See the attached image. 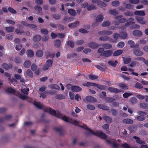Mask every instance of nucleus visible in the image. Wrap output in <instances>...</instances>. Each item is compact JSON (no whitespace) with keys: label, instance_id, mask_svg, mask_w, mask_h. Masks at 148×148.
I'll use <instances>...</instances> for the list:
<instances>
[{"label":"nucleus","instance_id":"nucleus-1","mask_svg":"<svg viewBox=\"0 0 148 148\" xmlns=\"http://www.w3.org/2000/svg\"><path fill=\"white\" fill-rule=\"evenodd\" d=\"M45 112H47L50 114L56 116L62 119L64 121L70 123L71 118H69L65 116H63L59 111H56L51 108H46L45 109Z\"/></svg>","mask_w":148,"mask_h":148},{"label":"nucleus","instance_id":"nucleus-2","mask_svg":"<svg viewBox=\"0 0 148 148\" xmlns=\"http://www.w3.org/2000/svg\"><path fill=\"white\" fill-rule=\"evenodd\" d=\"M85 128L88 130L89 133L93 134L94 135L96 136H99L101 138L103 139H105L106 138L107 136L106 134L103 132H102L101 131L98 130L95 132H94L92 130L88 128L87 126H85Z\"/></svg>","mask_w":148,"mask_h":148},{"label":"nucleus","instance_id":"nucleus-3","mask_svg":"<svg viewBox=\"0 0 148 148\" xmlns=\"http://www.w3.org/2000/svg\"><path fill=\"white\" fill-rule=\"evenodd\" d=\"M53 62L51 60H47L42 67V69L44 71L48 70L49 68L52 65Z\"/></svg>","mask_w":148,"mask_h":148},{"label":"nucleus","instance_id":"nucleus-4","mask_svg":"<svg viewBox=\"0 0 148 148\" xmlns=\"http://www.w3.org/2000/svg\"><path fill=\"white\" fill-rule=\"evenodd\" d=\"M138 114L140 116H137L136 118L137 120L140 121H142L145 120V117L144 116L147 114V113L143 111H139L138 112Z\"/></svg>","mask_w":148,"mask_h":148},{"label":"nucleus","instance_id":"nucleus-5","mask_svg":"<svg viewBox=\"0 0 148 148\" xmlns=\"http://www.w3.org/2000/svg\"><path fill=\"white\" fill-rule=\"evenodd\" d=\"M112 51L110 50H107L103 51L100 56L105 57H108L111 56L112 54Z\"/></svg>","mask_w":148,"mask_h":148},{"label":"nucleus","instance_id":"nucleus-6","mask_svg":"<svg viewBox=\"0 0 148 148\" xmlns=\"http://www.w3.org/2000/svg\"><path fill=\"white\" fill-rule=\"evenodd\" d=\"M12 118V116L11 115H6L3 118L0 117V122L10 121L11 120Z\"/></svg>","mask_w":148,"mask_h":148},{"label":"nucleus","instance_id":"nucleus-7","mask_svg":"<svg viewBox=\"0 0 148 148\" xmlns=\"http://www.w3.org/2000/svg\"><path fill=\"white\" fill-rule=\"evenodd\" d=\"M85 102L86 101L90 102H94L97 101L93 97L90 96H88L86 97V99H84Z\"/></svg>","mask_w":148,"mask_h":148},{"label":"nucleus","instance_id":"nucleus-8","mask_svg":"<svg viewBox=\"0 0 148 148\" xmlns=\"http://www.w3.org/2000/svg\"><path fill=\"white\" fill-rule=\"evenodd\" d=\"M134 19L132 18H130L127 20V22L125 23V25L126 26H128L131 25L133 24H134L135 22L134 21Z\"/></svg>","mask_w":148,"mask_h":148},{"label":"nucleus","instance_id":"nucleus-9","mask_svg":"<svg viewBox=\"0 0 148 148\" xmlns=\"http://www.w3.org/2000/svg\"><path fill=\"white\" fill-rule=\"evenodd\" d=\"M74 18L73 17H68L66 16H64L63 21L64 23H68L73 21L74 20Z\"/></svg>","mask_w":148,"mask_h":148},{"label":"nucleus","instance_id":"nucleus-10","mask_svg":"<svg viewBox=\"0 0 148 148\" xmlns=\"http://www.w3.org/2000/svg\"><path fill=\"white\" fill-rule=\"evenodd\" d=\"M99 44L96 43L95 42H91L88 44V46L92 49H96L99 47Z\"/></svg>","mask_w":148,"mask_h":148},{"label":"nucleus","instance_id":"nucleus-11","mask_svg":"<svg viewBox=\"0 0 148 148\" xmlns=\"http://www.w3.org/2000/svg\"><path fill=\"white\" fill-rule=\"evenodd\" d=\"M133 138L136 140V142L140 145H144L145 144V142L141 140L140 138L138 137L134 136Z\"/></svg>","mask_w":148,"mask_h":148},{"label":"nucleus","instance_id":"nucleus-12","mask_svg":"<svg viewBox=\"0 0 148 148\" xmlns=\"http://www.w3.org/2000/svg\"><path fill=\"white\" fill-rule=\"evenodd\" d=\"M54 129L56 132L59 133L61 135H64L65 133V132L61 127H56Z\"/></svg>","mask_w":148,"mask_h":148},{"label":"nucleus","instance_id":"nucleus-13","mask_svg":"<svg viewBox=\"0 0 148 148\" xmlns=\"http://www.w3.org/2000/svg\"><path fill=\"white\" fill-rule=\"evenodd\" d=\"M133 53L135 55L137 56H141L143 54L142 51L137 49H136L133 51Z\"/></svg>","mask_w":148,"mask_h":148},{"label":"nucleus","instance_id":"nucleus-14","mask_svg":"<svg viewBox=\"0 0 148 148\" xmlns=\"http://www.w3.org/2000/svg\"><path fill=\"white\" fill-rule=\"evenodd\" d=\"M79 24V22L78 21H76L73 23H69L68 25V26L71 28H74L77 27Z\"/></svg>","mask_w":148,"mask_h":148},{"label":"nucleus","instance_id":"nucleus-15","mask_svg":"<svg viewBox=\"0 0 148 148\" xmlns=\"http://www.w3.org/2000/svg\"><path fill=\"white\" fill-rule=\"evenodd\" d=\"M136 19L139 23L141 24L144 25L145 23V22L143 20V18L142 17L136 16Z\"/></svg>","mask_w":148,"mask_h":148},{"label":"nucleus","instance_id":"nucleus-16","mask_svg":"<svg viewBox=\"0 0 148 148\" xmlns=\"http://www.w3.org/2000/svg\"><path fill=\"white\" fill-rule=\"evenodd\" d=\"M26 54L29 58H32L34 56V52L31 49L27 50L26 51Z\"/></svg>","mask_w":148,"mask_h":148},{"label":"nucleus","instance_id":"nucleus-17","mask_svg":"<svg viewBox=\"0 0 148 148\" xmlns=\"http://www.w3.org/2000/svg\"><path fill=\"white\" fill-rule=\"evenodd\" d=\"M108 90L111 92L114 93H118L120 92L119 90L115 88L109 87L108 88Z\"/></svg>","mask_w":148,"mask_h":148},{"label":"nucleus","instance_id":"nucleus-18","mask_svg":"<svg viewBox=\"0 0 148 148\" xmlns=\"http://www.w3.org/2000/svg\"><path fill=\"white\" fill-rule=\"evenodd\" d=\"M103 18V16L102 15H97L95 18V21L99 23H101Z\"/></svg>","mask_w":148,"mask_h":148},{"label":"nucleus","instance_id":"nucleus-19","mask_svg":"<svg viewBox=\"0 0 148 148\" xmlns=\"http://www.w3.org/2000/svg\"><path fill=\"white\" fill-rule=\"evenodd\" d=\"M103 119L106 121V122L110 124L112 122V119L111 118L108 116H103Z\"/></svg>","mask_w":148,"mask_h":148},{"label":"nucleus","instance_id":"nucleus-20","mask_svg":"<svg viewBox=\"0 0 148 148\" xmlns=\"http://www.w3.org/2000/svg\"><path fill=\"white\" fill-rule=\"evenodd\" d=\"M133 34L134 36L139 37L142 36V33L139 30H136L133 32Z\"/></svg>","mask_w":148,"mask_h":148},{"label":"nucleus","instance_id":"nucleus-21","mask_svg":"<svg viewBox=\"0 0 148 148\" xmlns=\"http://www.w3.org/2000/svg\"><path fill=\"white\" fill-rule=\"evenodd\" d=\"M134 14L136 15L141 16H144L145 15V12L143 11H136L134 12Z\"/></svg>","mask_w":148,"mask_h":148},{"label":"nucleus","instance_id":"nucleus-22","mask_svg":"<svg viewBox=\"0 0 148 148\" xmlns=\"http://www.w3.org/2000/svg\"><path fill=\"white\" fill-rule=\"evenodd\" d=\"M2 67L6 70H9L12 67V65L11 64H8L6 63H4L2 64Z\"/></svg>","mask_w":148,"mask_h":148},{"label":"nucleus","instance_id":"nucleus-23","mask_svg":"<svg viewBox=\"0 0 148 148\" xmlns=\"http://www.w3.org/2000/svg\"><path fill=\"white\" fill-rule=\"evenodd\" d=\"M41 37L40 35H36L34 36L33 38V40L35 42H38L41 39Z\"/></svg>","mask_w":148,"mask_h":148},{"label":"nucleus","instance_id":"nucleus-24","mask_svg":"<svg viewBox=\"0 0 148 148\" xmlns=\"http://www.w3.org/2000/svg\"><path fill=\"white\" fill-rule=\"evenodd\" d=\"M108 63L110 65L114 67L116 66V64L118 63V62L117 60H115L114 61L112 60H109L108 61Z\"/></svg>","mask_w":148,"mask_h":148},{"label":"nucleus","instance_id":"nucleus-25","mask_svg":"<svg viewBox=\"0 0 148 148\" xmlns=\"http://www.w3.org/2000/svg\"><path fill=\"white\" fill-rule=\"evenodd\" d=\"M139 63L136 61L133 60L132 61L130 65V66L131 67H134L136 66H138L139 65Z\"/></svg>","mask_w":148,"mask_h":148},{"label":"nucleus","instance_id":"nucleus-26","mask_svg":"<svg viewBox=\"0 0 148 148\" xmlns=\"http://www.w3.org/2000/svg\"><path fill=\"white\" fill-rule=\"evenodd\" d=\"M123 122L125 124H131L133 123V121L129 119H126L123 120Z\"/></svg>","mask_w":148,"mask_h":148},{"label":"nucleus","instance_id":"nucleus-27","mask_svg":"<svg viewBox=\"0 0 148 148\" xmlns=\"http://www.w3.org/2000/svg\"><path fill=\"white\" fill-rule=\"evenodd\" d=\"M122 15H119L115 17L114 18L115 20L113 21V23L116 25H119L120 23L119 21V19L118 20H117V19L122 18Z\"/></svg>","mask_w":148,"mask_h":148},{"label":"nucleus","instance_id":"nucleus-28","mask_svg":"<svg viewBox=\"0 0 148 148\" xmlns=\"http://www.w3.org/2000/svg\"><path fill=\"white\" fill-rule=\"evenodd\" d=\"M98 107L99 108L104 110H109V107L108 106L102 104H99L98 105Z\"/></svg>","mask_w":148,"mask_h":148},{"label":"nucleus","instance_id":"nucleus-29","mask_svg":"<svg viewBox=\"0 0 148 148\" xmlns=\"http://www.w3.org/2000/svg\"><path fill=\"white\" fill-rule=\"evenodd\" d=\"M34 9L38 11V13L39 14V15H40L42 14V12H41L42 8L41 7L38 5H36L34 7Z\"/></svg>","mask_w":148,"mask_h":148},{"label":"nucleus","instance_id":"nucleus-30","mask_svg":"<svg viewBox=\"0 0 148 148\" xmlns=\"http://www.w3.org/2000/svg\"><path fill=\"white\" fill-rule=\"evenodd\" d=\"M106 101L108 103L112 102L115 101V99L114 97H109L106 98Z\"/></svg>","mask_w":148,"mask_h":148},{"label":"nucleus","instance_id":"nucleus-31","mask_svg":"<svg viewBox=\"0 0 148 148\" xmlns=\"http://www.w3.org/2000/svg\"><path fill=\"white\" fill-rule=\"evenodd\" d=\"M48 87H49L52 89H59L60 87L58 85L56 84H52L49 85L48 86Z\"/></svg>","mask_w":148,"mask_h":148},{"label":"nucleus","instance_id":"nucleus-32","mask_svg":"<svg viewBox=\"0 0 148 148\" xmlns=\"http://www.w3.org/2000/svg\"><path fill=\"white\" fill-rule=\"evenodd\" d=\"M82 90V88L78 86H73L72 89V91L73 92H79Z\"/></svg>","mask_w":148,"mask_h":148},{"label":"nucleus","instance_id":"nucleus-33","mask_svg":"<svg viewBox=\"0 0 148 148\" xmlns=\"http://www.w3.org/2000/svg\"><path fill=\"white\" fill-rule=\"evenodd\" d=\"M43 52L41 50H38L36 53V55L38 57H41L43 55Z\"/></svg>","mask_w":148,"mask_h":148},{"label":"nucleus","instance_id":"nucleus-34","mask_svg":"<svg viewBox=\"0 0 148 148\" xmlns=\"http://www.w3.org/2000/svg\"><path fill=\"white\" fill-rule=\"evenodd\" d=\"M123 52V51L121 50H117L114 52L113 55L114 56H118L122 54Z\"/></svg>","mask_w":148,"mask_h":148},{"label":"nucleus","instance_id":"nucleus-35","mask_svg":"<svg viewBox=\"0 0 148 148\" xmlns=\"http://www.w3.org/2000/svg\"><path fill=\"white\" fill-rule=\"evenodd\" d=\"M26 73L27 75L29 77H33V73L30 69H27L26 71Z\"/></svg>","mask_w":148,"mask_h":148},{"label":"nucleus","instance_id":"nucleus-36","mask_svg":"<svg viewBox=\"0 0 148 148\" xmlns=\"http://www.w3.org/2000/svg\"><path fill=\"white\" fill-rule=\"evenodd\" d=\"M34 104L36 107L39 108H44L43 105L40 103L35 102Z\"/></svg>","mask_w":148,"mask_h":148},{"label":"nucleus","instance_id":"nucleus-37","mask_svg":"<svg viewBox=\"0 0 148 148\" xmlns=\"http://www.w3.org/2000/svg\"><path fill=\"white\" fill-rule=\"evenodd\" d=\"M122 59L124 63L125 64H127L129 63L131 60V58L129 57L128 58H125L124 57H122Z\"/></svg>","mask_w":148,"mask_h":148},{"label":"nucleus","instance_id":"nucleus-38","mask_svg":"<svg viewBox=\"0 0 148 148\" xmlns=\"http://www.w3.org/2000/svg\"><path fill=\"white\" fill-rule=\"evenodd\" d=\"M120 35V38L121 39H126L127 38V34L125 32L121 33Z\"/></svg>","mask_w":148,"mask_h":148},{"label":"nucleus","instance_id":"nucleus-39","mask_svg":"<svg viewBox=\"0 0 148 148\" xmlns=\"http://www.w3.org/2000/svg\"><path fill=\"white\" fill-rule=\"evenodd\" d=\"M31 65V62L29 60H27L25 61L24 64L23 65L26 68H29Z\"/></svg>","mask_w":148,"mask_h":148},{"label":"nucleus","instance_id":"nucleus-40","mask_svg":"<svg viewBox=\"0 0 148 148\" xmlns=\"http://www.w3.org/2000/svg\"><path fill=\"white\" fill-rule=\"evenodd\" d=\"M102 46L106 49H110L112 47V46L111 45L107 43L102 44Z\"/></svg>","mask_w":148,"mask_h":148},{"label":"nucleus","instance_id":"nucleus-41","mask_svg":"<svg viewBox=\"0 0 148 148\" xmlns=\"http://www.w3.org/2000/svg\"><path fill=\"white\" fill-rule=\"evenodd\" d=\"M110 23L109 21H104L101 24V26L103 27H107L110 25Z\"/></svg>","mask_w":148,"mask_h":148},{"label":"nucleus","instance_id":"nucleus-42","mask_svg":"<svg viewBox=\"0 0 148 148\" xmlns=\"http://www.w3.org/2000/svg\"><path fill=\"white\" fill-rule=\"evenodd\" d=\"M97 5L101 8L105 7L107 6L106 3L100 1L97 3Z\"/></svg>","mask_w":148,"mask_h":148},{"label":"nucleus","instance_id":"nucleus-43","mask_svg":"<svg viewBox=\"0 0 148 148\" xmlns=\"http://www.w3.org/2000/svg\"><path fill=\"white\" fill-rule=\"evenodd\" d=\"M99 40L101 41H106L110 40L109 37L107 36L100 37Z\"/></svg>","mask_w":148,"mask_h":148},{"label":"nucleus","instance_id":"nucleus-44","mask_svg":"<svg viewBox=\"0 0 148 148\" xmlns=\"http://www.w3.org/2000/svg\"><path fill=\"white\" fill-rule=\"evenodd\" d=\"M67 44L68 46L71 48H74V42L71 41H68L67 42Z\"/></svg>","mask_w":148,"mask_h":148},{"label":"nucleus","instance_id":"nucleus-45","mask_svg":"<svg viewBox=\"0 0 148 148\" xmlns=\"http://www.w3.org/2000/svg\"><path fill=\"white\" fill-rule=\"evenodd\" d=\"M110 112L112 115L113 116H116L118 114L117 111L114 109H111L110 110Z\"/></svg>","mask_w":148,"mask_h":148},{"label":"nucleus","instance_id":"nucleus-46","mask_svg":"<svg viewBox=\"0 0 148 148\" xmlns=\"http://www.w3.org/2000/svg\"><path fill=\"white\" fill-rule=\"evenodd\" d=\"M109 13L110 14L114 16H116L118 14V13L116 11L114 10H110Z\"/></svg>","mask_w":148,"mask_h":148},{"label":"nucleus","instance_id":"nucleus-47","mask_svg":"<svg viewBox=\"0 0 148 148\" xmlns=\"http://www.w3.org/2000/svg\"><path fill=\"white\" fill-rule=\"evenodd\" d=\"M127 43L130 45V47L132 48L134 47L135 43L132 40H129L128 41Z\"/></svg>","mask_w":148,"mask_h":148},{"label":"nucleus","instance_id":"nucleus-48","mask_svg":"<svg viewBox=\"0 0 148 148\" xmlns=\"http://www.w3.org/2000/svg\"><path fill=\"white\" fill-rule=\"evenodd\" d=\"M114 38L116 41L120 38V35L118 33H115L113 35Z\"/></svg>","mask_w":148,"mask_h":148},{"label":"nucleus","instance_id":"nucleus-49","mask_svg":"<svg viewBox=\"0 0 148 148\" xmlns=\"http://www.w3.org/2000/svg\"><path fill=\"white\" fill-rule=\"evenodd\" d=\"M5 29L8 32H13L14 29V28L12 27H5Z\"/></svg>","mask_w":148,"mask_h":148},{"label":"nucleus","instance_id":"nucleus-50","mask_svg":"<svg viewBox=\"0 0 148 148\" xmlns=\"http://www.w3.org/2000/svg\"><path fill=\"white\" fill-rule=\"evenodd\" d=\"M68 12L71 15L74 16L76 15L75 11L73 9H69L68 10Z\"/></svg>","mask_w":148,"mask_h":148},{"label":"nucleus","instance_id":"nucleus-51","mask_svg":"<svg viewBox=\"0 0 148 148\" xmlns=\"http://www.w3.org/2000/svg\"><path fill=\"white\" fill-rule=\"evenodd\" d=\"M130 101L132 104L137 103L138 102L137 100L135 97H132L130 99Z\"/></svg>","mask_w":148,"mask_h":148},{"label":"nucleus","instance_id":"nucleus-52","mask_svg":"<svg viewBox=\"0 0 148 148\" xmlns=\"http://www.w3.org/2000/svg\"><path fill=\"white\" fill-rule=\"evenodd\" d=\"M55 98L58 99H63L65 98V96L62 94L57 95L55 96Z\"/></svg>","mask_w":148,"mask_h":148},{"label":"nucleus","instance_id":"nucleus-53","mask_svg":"<svg viewBox=\"0 0 148 148\" xmlns=\"http://www.w3.org/2000/svg\"><path fill=\"white\" fill-rule=\"evenodd\" d=\"M119 86L123 89H127L128 88V86L124 83L119 84Z\"/></svg>","mask_w":148,"mask_h":148},{"label":"nucleus","instance_id":"nucleus-54","mask_svg":"<svg viewBox=\"0 0 148 148\" xmlns=\"http://www.w3.org/2000/svg\"><path fill=\"white\" fill-rule=\"evenodd\" d=\"M14 61L16 63L19 64L21 62V59L18 57H16L14 58Z\"/></svg>","mask_w":148,"mask_h":148},{"label":"nucleus","instance_id":"nucleus-55","mask_svg":"<svg viewBox=\"0 0 148 148\" xmlns=\"http://www.w3.org/2000/svg\"><path fill=\"white\" fill-rule=\"evenodd\" d=\"M96 9V7L93 5H91L88 6L87 8V10L88 11H90L94 9Z\"/></svg>","mask_w":148,"mask_h":148},{"label":"nucleus","instance_id":"nucleus-56","mask_svg":"<svg viewBox=\"0 0 148 148\" xmlns=\"http://www.w3.org/2000/svg\"><path fill=\"white\" fill-rule=\"evenodd\" d=\"M70 123L74 124L75 125H77L79 124V122L78 121L76 120L72 119H71Z\"/></svg>","mask_w":148,"mask_h":148},{"label":"nucleus","instance_id":"nucleus-57","mask_svg":"<svg viewBox=\"0 0 148 148\" xmlns=\"http://www.w3.org/2000/svg\"><path fill=\"white\" fill-rule=\"evenodd\" d=\"M132 93L131 92H125L123 94V96L124 98H127L132 95Z\"/></svg>","mask_w":148,"mask_h":148},{"label":"nucleus","instance_id":"nucleus-58","mask_svg":"<svg viewBox=\"0 0 148 148\" xmlns=\"http://www.w3.org/2000/svg\"><path fill=\"white\" fill-rule=\"evenodd\" d=\"M107 142L108 143L111 144L114 147H116L118 146L117 145L114 141H112L111 140H107Z\"/></svg>","mask_w":148,"mask_h":148},{"label":"nucleus","instance_id":"nucleus-59","mask_svg":"<svg viewBox=\"0 0 148 148\" xmlns=\"http://www.w3.org/2000/svg\"><path fill=\"white\" fill-rule=\"evenodd\" d=\"M27 25L28 27L34 30H36L37 29L36 26L34 25L30 24H28Z\"/></svg>","mask_w":148,"mask_h":148},{"label":"nucleus","instance_id":"nucleus-60","mask_svg":"<svg viewBox=\"0 0 148 148\" xmlns=\"http://www.w3.org/2000/svg\"><path fill=\"white\" fill-rule=\"evenodd\" d=\"M135 87L136 88L139 89H142L143 88V87L142 86V85L138 82H137L135 85Z\"/></svg>","mask_w":148,"mask_h":148},{"label":"nucleus","instance_id":"nucleus-61","mask_svg":"<svg viewBox=\"0 0 148 148\" xmlns=\"http://www.w3.org/2000/svg\"><path fill=\"white\" fill-rule=\"evenodd\" d=\"M15 90L12 88H9L6 90V92L8 93H13L15 92Z\"/></svg>","mask_w":148,"mask_h":148},{"label":"nucleus","instance_id":"nucleus-62","mask_svg":"<svg viewBox=\"0 0 148 148\" xmlns=\"http://www.w3.org/2000/svg\"><path fill=\"white\" fill-rule=\"evenodd\" d=\"M125 7V8L127 9H132L134 7V6L133 5L130 3L126 4Z\"/></svg>","mask_w":148,"mask_h":148},{"label":"nucleus","instance_id":"nucleus-63","mask_svg":"<svg viewBox=\"0 0 148 148\" xmlns=\"http://www.w3.org/2000/svg\"><path fill=\"white\" fill-rule=\"evenodd\" d=\"M112 5L114 7H117L119 5V2L118 1H113L112 3Z\"/></svg>","mask_w":148,"mask_h":148},{"label":"nucleus","instance_id":"nucleus-64","mask_svg":"<svg viewBox=\"0 0 148 148\" xmlns=\"http://www.w3.org/2000/svg\"><path fill=\"white\" fill-rule=\"evenodd\" d=\"M125 44L123 42H119L117 45V46L119 48H122L124 47Z\"/></svg>","mask_w":148,"mask_h":148}]
</instances>
